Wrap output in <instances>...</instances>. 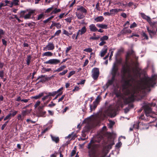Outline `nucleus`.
Returning a JSON list of instances; mask_svg holds the SVG:
<instances>
[{"mask_svg": "<svg viewBox=\"0 0 157 157\" xmlns=\"http://www.w3.org/2000/svg\"><path fill=\"white\" fill-rule=\"evenodd\" d=\"M44 105H41L38 107V110H43Z\"/></svg>", "mask_w": 157, "mask_h": 157, "instance_id": "49530a36", "label": "nucleus"}, {"mask_svg": "<svg viewBox=\"0 0 157 157\" xmlns=\"http://www.w3.org/2000/svg\"><path fill=\"white\" fill-rule=\"evenodd\" d=\"M2 41L3 44L5 46H6L7 45V41L4 39H2Z\"/></svg>", "mask_w": 157, "mask_h": 157, "instance_id": "052dcab7", "label": "nucleus"}, {"mask_svg": "<svg viewBox=\"0 0 157 157\" xmlns=\"http://www.w3.org/2000/svg\"><path fill=\"white\" fill-rule=\"evenodd\" d=\"M53 54L51 52H48L43 53V56H52Z\"/></svg>", "mask_w": 157, "mask_h": 157, "instance_id": "4be33fe9", "label": "nucleus"}, {"mask_svg": "<svg viewBox=\"0 0 157 157\" xmlns=\"http://www.w3.org/2000/svg\"><path fill=\"white\" fill-rule=\"evenodd\" d=\"M84 51L88 52H92V49L90 48H89L84 49Z\"/></svg>", "mask_w": 157, "mask_h": 157, "instance_id": "ea45409f", "label": "nucleus"}, {"mask_svg": "<svg viewBox=\"0 0 157 157\" xmlns=\"http://www.w3.org/2000/svg\"><path fill=\"white\" fill-rule=\"evenodd\" d=\"M40 101H37L36 103L35 104L34 107L35 108H37L38 106H39L40 104Z\"/></svg>", "mask_w": 157, "mask_h": 157, "instance_id": "79ce46f5", "label": "nucleus"}, {"mask_svg": "<svg viewBox=\"0 0 157 157\" xmlns=\"http://www.w3.org/2000/svg\"><path fill=\"white\" fill-rule=\"evenodd\" d=\"M142 35L143 37H144L146 40H148V38L147 35L145 33V32H143L142 33Z\"/></svg>", "mask_w": 157, "mask_h": 157, "instance_id": "58836bf2", "label": "nucleus"}, {"mask_svg": "<svg viewBox=\"0 0 157 157\" xmlns=\"http://www.w3.org/2000/svg\"><path fill=\"white\" fill-rule=\"evenodd\" d=\"M27 11H22L20 13V16L21 17H23L25 13H26Z\"/></svg>", "mask_w": 157, "mask_h": 157, "instance_id": "864d4df0", "label": "nucleus"}, {"mask_svg": "<svg viewBox=\"0 0 157 157\" xmlns=\"http://www.w3.org/2000/svg\"><path fill=\"white\" fill-rule=\"evenodd\" d=\"M118 70L117 66L116 63H114L113 65V67L112 69V76H115L117 71Z\"/></svg>", "mask_w": 157, "mask_h": 157, "instance_id": "423d86ee", "label": "nucleus"}, {"mask_svg": "<svg viewBox=\"0 0 157 157\" xmlns=\"http://www.w3.org/2000/svg\"><path fill=\"white\" fill-rule=\"evenodd\" d=\"M147 30L151 37H152V35H154L156 34V32L155 31L150 30L149 29V28L148 27H147Z\"/></svg>", "mask_w": 157, "mask_h": 157, "instance_id": "dca6fc26", "label": "nucleus"}, {"mask_svg": "<svg viewBox=\"0 0 157 157\" xmlns=\"http://www.w3.org/2000/svg\"><path fill=\"white\" fill-rule=\"evenodd\" d=\"M52 140L55 142L56 143H58L59 141V138L58 137L51 136Z\"/></svg>", "mask_w": 157, "mask_h": 157, "instance_id": "a878e982", "label": "nucleus"}, {"mask_svg": "<svg viewBox=\"0 0 157 157\" xmlns=\"http://www.w3.org/2000/svg\"><path fill=\"white\" fill-rule=\"evenodd\" d=\"M97 25L99 27L102 29H106L107 28V25L105 24H98Z\"/></svg>", "mask_w": 157, "mask_h": 157, "instance_id": "393cba45", "label": "nucleus"}, {"mask_svg": "<svg viewBox=\"0 0 157 157\" xmlns=\"http://www.w3.org/2000/svg\"><path fill=\"white\" fill-rule=\"evenodd\" d=\"M55 26H56L57 29H60L61 28V25L59 23H55Z\"/></svg>", "mask_w": 157, "mask_h": 157, "instance_id": "a18cd8bd", "label": "nucleus"}, {"mask_svg": "<svg viewBox=\"0 0 157 157\" xmlns=\"http://www.w3.org/2000/svg\"><path fill=\"white\" fill-rule=\"evenodd\" d=\"M89 29L90 30L93 32H95L98 30V29L94 24H91L89 26Z\"/></svg>", "mask_w": 157, "mask_h": 157, "instance_id": "9b49d317", "label": "nucleus"}, {"mask_svg": "<svg viewBox=\"0 0 157 157\" xmlns=\"http://www.w3.org/2000/svg\"><path fill=\"white\" fill-rule=\"evenodd\" d=\"M100 99V98L99 96H98L97 98L95 99V101H94V102H96V103H98V102L99 101Z\"/></svg>", "mask_w": 157, "mask_h": 157, "instance_id": "603ef678", "label": "nucleus"}, {"mask_svg": "<svg viewBox=\"0 0 157 157\" xmlns=\"http://www.w3.org/2000/svg\"><path fill=\"white\" fill-rule=\"evenodd\" d=\"M67 72H68V70H66L62 72L61 73H60L59 74V75H64L66 73H67Z\"/></svg>", "mask_w": 157, "mask_h": 157, "instance_id": "c03bdc74", "label": "nucleus"}, {"mask_svg": "<svg viewBox=\"0 0 157 157\" xmlns=\"http://www.w3.org/2000/svg\"><path fill=\"white\" fill-rule=\"evenodd\" d=\"M61 10L60 9H57L56 8L54 11H53L52 12V13H57L60 12Z\"/></svg>", "mask_w": 157, "mask_h": 157, "instance_id": "c9c22d12", "label": "nucleus"}, {"mask_svg": "<svg viewBox=\"0 0 157 157\" xmlns=\"http://www.w3.org/2000/svg\"><path fill=\"white\" fill-rule=\"evenodd\" d=\"M132 63L135 65V68H131L128 66H123L121 71L123 90L125 94L128 95L129 93V88L132 87L136 82L138 84L140 89L150 91V87L153 86L155 83L154 81L151 78L146 80L141 79L139 81H137V72L138 63L136 62L133 61Z\"/></svg>", "mask_w": 157, "mask_h": 157, "instance_id": "f257e3e1", "label": "nucleus"}, {"mask_svg": "<svg viewBox=\"0 0 157 157\" xmlns=\"http://www.w3.org/2000/svg\"><path fill=\"white\" fill-rule=\"evenodd\" d=\"M55 47L53 43H49L45 47L44 49H47L48 50H53L54 48Z\"/></svg>", "mask_w": 157, "mask_h": 157, "instance_id": "0eeeda50", "label": "nucleus"}, {"mask_svg": "<svg viewBox=\"0 0 157 157\" xmlns=\"http://www.w3.org/2000/svg\"><path fill=\"white\" fill-rule=\"evenodd\" d=\"M98 104V103H96V102H93V105H90V111L92 112V111L93 110H94L97 107V105Z\"/></svg>", "mask_w": 157, "mask_h": 157, "instance_id": "4468645a", "label": "nucleus"}, {"mask_svg": "<svg viewBox=\"0 0 157 157\" xmlns=\"http://www.w3.org/2000/svg\"><path fill=\"white\" fill-rule=\"evenodd\" d=\"M65 20H66L67 22L70 23L71 21V17H69L65 19Z\"/></svg>", "mask_w": 157, "mask_h": 157, "instance_id": "69168bd1", "label": "nucleus"}, {"mask_svg": "<svg viewBox=\"0 0 157 157\" xmlns=\"http://www.w3.org/2000/svg\"><path fill=\"white\" fill-rule=\"evenodd\" d=\"M60 60L56 59H49L46 61L44 63L46 64H56L60 63Z\"/></svg>", "mask_w": 157, "mask_h": 157, "instance_id": "20e7f679", "label": "nucleus"}, {"mask_svg": "<svg viewBox=\"0 0 157 157\" xmlns=\"http://www.w3.org/2000/svg\"><path fill=\"white\" fill-rule=\"evenodd\" d=\"M96 8L97 10L99 11L100 10V7L99 6V4L98 2L97 3L96 5Z\"/></svg>", "mask_w": 157, "mask_h": 157, "instance_id": "6e6d98bb", "label": "nucleus"}, {"mask_svg": "<svg viewBox=\"0 0 157 157\" xmlns=\"http://www.w3.org/2000/svg\"><path fill=\"white\" fill-rule=\"evenodd\" d=\"M63 34L67 35V36H69L70 35H71L72 34V33L71 31L68 32L65 30H64L63 31Z\"/></svg>", "mask_w": 157, "mask_h": 157, "instance_id": "bb28decb", "label": "nucleus"}, {"mask_svg": "<svg viewBox=\"0 0 157 157\" xmlns=\"http://www.w3.org/2000/svg\"><path fill=\"white\" fill-rule=\"evenodd\" d=\"M45 77V78H44V80L42 81V82L43 81H48L49 80H50L52 78L51 77H48L46 75V76H42V77Z\"/></svg>", "mask_w": 157, "mask_h": 157, "instance_id": "c756f323", "label": "nucleus"}, {"mask_svg": "<svg viewBox=\"0 0 157 157\" xmlns=\"http://www.w3.org/2000/svg\"><path fill=\"white\" fill-rule=\"evenodd\" d=\"M107 46L106 45H105L104 46V51H102L101 52V57L104 56L105 54L107 53Z\"/></svg>", "mask_w": 157, "mask_h": 157, "instance_id": "ddd939ff", "label": "nucleus"}, {"mask_svg": "<svg viewBox=\"0 0 157 157\" xmlns=\"http://www.w3.org/2000/svg\"><path fill=\"white\" fill-rule=\"evenodd\" d=\"M56 94V92L55 91L53 92L52 93L49 92L48 94V96H55Z\"/></svg>", "mask_w": 157, "mask_h": 157, "instance_id": "4c0bfd02", "label": "nucleus"}, {"mask_svg": "<svg viewBox=\"0 0 157 157\" xmlns=\"http://www.w3.org/2000/svg\"><path fill=\"white\" fill-rule=\"evenodd\" d=\"M76 14V16L78 19H82L85 17V15L82 13L77 12Z\"/></svg>", "mask_w": 157, "mask_h": 157, "instance_id": "1a4fd4ad", "label": "nucleus"}, {"mask_svg": "<svg viewBox=\"0 0 157 157\" xmlns=\"http://www.w3.org/2000/svg\"><path fill=\"white\" fill-rule=\"evenodd\" d=\"M104 19L103 17L102 16H99L95 18L94 20L96 22L102 21Z\"/></svg>", "mask_w": 157, "mask_h": 157, "instance_id": "a211bd4d", "label": "nucleus"}, {"mask_svg": "<svg viewBox=\"0 0 157 157\" xmlns=\"http://www.w3.org/2000/svg\"><path fill=\"white\" fill-rule=\"evenodd\" d=\"M92 77L94 79H96L99 76V69L97 68H94L92 70Z\"/></svg>", "mask_w": 157, "mask_h": 157, "instance_id": "7ed1b4c3", "label": "nucleus"}, {"mask_svg": "<svg viewBox=\"0 0 157 157\" xmlns=\"http://www.w3.org/2000/svg\"><path fill=\"white\" fill-rule=\"evenodd\" d=\"M31 110H27L26 111L23 110L22 112V114L23 116H25L26 115V114L27 113V112H28V113H30Z\"/></svg>", "mask_w": 157, "mask_h": 157, "instance_id": "7c9ffc66", "label": "nucleus"}, {"mask_svg": "<svg viewBox=\"0 0 157 157\" xmlns=\"http://www.w3.org/2000/svg\"><path fill=\"white\" fill-rule=\"evenodd\" d=\"M63 94V92L62 91L61 92H60L57 95H56V96L55 97V98L53 99V100H55L56 99H57L59 96Z\"/></svg>", "mask_w": 157, "mask_h": 157, "instance_id": "4d7b16f0", "label": "nucleus"}, {"mask_svg": "<svg viewBox=\"0 0 157 157\" xmlns=\"http://www.w3.org/2000/svg\"><path fill=\"white\" fill-rule=\"evenodd\" d=\"M55 105H56V104L55 103H53V102L52 101L51 102V104H49L48 105V106L51 108V107H52L54 106H55Z\"/></svg>", "mask_w": 157, "mask_h": 157, "instance_id": "3c124183", "label": "nucleus"}, {"mask_svg": "<svg viewBox=\"0 0 157 157\" xmlns=\"http://www.w3.org/2000/svg\"><path fill=\"white\" fill-rule=\"evenodd\" d=\"M114 78L115 77L112 76L111 79L108 81L107 83L106 84V85H108V86L112 85L114 81Z\"/></svg>", "mask_w": 157, "mask_h": 157, "instance_id": "6ab92c4d", "label": "nucleus"}, {"mask_svg": "<svg viewBox=\"0 0 157 157\" xmlns=\"http://www.w3.org/2000/svg\"><path fill=\"white\" fill-rule=\"evenodd\" d=\"M44 95V93H42L38 95H36L35 96L32 97V98H34L35 99H38L40 98L41 97L43 96Z\"/></svg>", "mask_w": 157, "mask_h": 157, "instance_id": "aec40b11", "label": "nucleus"}, {"mask_svg": "<svg viewBox=\"0 0 157 157\" xmlns=\"http://www.w3.org/2000/svg\"><path fill=\"white\" fill-rule=\"evenodd\" d=\"M77 12L85 13V14L87 13L86 10L82 6L78 7L77 9Z\"/></svg>", "mask_w": 157, "mask_h": 157, "instance_id": "6e6552de", "label": "nucleus"}, {"mask_svg": "<svg viewBox=\"0 0 157 157\" xmlns=\"http://www.w3.org/2000/svg\"><path fill=\"white\" fill-rule=\"evenodd\" d=\"M65 95H62V96L59 99L58 102H59L60 101H62L64 99L65 97Z\"/></svg>", "mask_w": 157, "mask_h": 157, "instance_id": "e2e57ef3", "label": "nucleus"}, {"mask_svg": "<svg viewBox=\"0 0 157 157\" xmlns=\"http://www.w3.org/2000/svg\"><path fill=\"white\" fill-rule=\"evenodd\" d=\"M108 39V37L107 36H105L101 37L100 39V40L103 41L104 40H107Z\"/></svg>", "mask_w": 157, "mask_h": 157, "instance_id": "72a5a7b5", "label": "nucleus"}, {"mask_svg": "<svg viewBox=\"0 0 157 157\" xmlns=\"http://www.w3.org/2000/svg\"><path fill=\"white\" fill-rule=\"evenodd\" d=\"M42 76H46V75H41L40 76L38 77L36 79V80H37L39 79H40V80L39 81V82H38V83H40V82H45V81H43V82H41V81H42L43 80H44V78H45V77H42Z\"/></svg>", "mask_w": 157, "mask_h": 157, "instance_id": "f3484780", "label": "nucleus"}, {"mask_svg": "<svg viewBox=\"0 0 157 157\" xmlns=\"http://www.w3.org/2000/svg\"><path fill=\"white\" fill-rule=\"evenodd\" d=\"M53 17H54L53 16H52L50 17H49V18H48L47 19H46V20L44 21H43V22L44 23H48L49 21H50L51 20L52 18H53Z\"/></svg>", "mask_w": 157, "mask_h": 157, "instance_id": "473e14b6", "label": "nucleus"}, {"mask_svg": "<svg viewBox=\"0 0 157 157\" xmlns=\"http://www.w3.org/2000/svg\"><path fill=\"white\" fill-rule=\"evenodd\" d=\"M136 26H137L135 22H134L131 25V26H130V28H132L134 27H136Z\"/></svg>", "mask_w": 157, "mask_h": 157, "instance_id": "13d9d810", "label": "nucleus"}, {"mask_svg": "<svg viewBox=\"0 0 157 157\" xmlns=\"http://www.w3.org/2000/svg\"><path fill=\"white\" fill-rule=\"evenodd\" d=\"M122 61L121 59L120 58L119 59H117L116 60V63L117 64H120L121 63Z\"/></svg>", "mask_w": 157, "mask_h": 157, "instance_id": "de8ad7c7", "label": "nucleus"}, {"mask_svg": "<svg viewBox=\"0 0 157 157\" xmlns=\"http://www.w3.org/2000/svg\"><path fill=\"white\" fill-rule=\"evenodd\" d=\"M61 30H59L57 31L55 33V36L59 35V34H60V33H61Z\"/></svg>", "mask_w": 157, "mask_h": 157, "instance_id": "680f3d73", "label": "nucleus"}, {"mask_svg": "<svg viewBox=\"0 0 157 157\" xmlns=\"http://www.w3.org/2000/svg\"><path fill=\"white\" fill-rule=\"evenodd\" d=\"M72 47L71 46H69L67 48L66 50V52L67 53L69 51H70L71 48Z\"/></svg>", "mask_w": 157, "mask_h": 157, "instance_id": "774afa93", "label": "nucleus"}, {"mask_svg": "<svg viewBox=\"0 0 157 157\" xmlns=\"http://www.w3.org/2000/svg\"><path fill=\"white\" fill-rule=\"evenodd\" d=\"M75 73V71H71L69 74L68 77L69 78L71 75L74 74Z\"/></svg>", "mask_w": 157, "mask_h": 157, "instance_id": "37998d69", "label": "nucleus"}, {"mask_svg": "<svg viewBox=\"0 0 157 157\" xmlns=\"http://www.w3.org/2000/svg\"><path fill=\"white\" fill-rule=\"evenodd\" d=\"M151 106V105L150 104H146L143 106L144 111L147 117H152L151 115L152 112Z\"/></svg>", "mask_w": 157, "mask_h": 157, "instance_id": "f03ea898", "label": "nucleus"}, {"mask_svg": "<svg viewBox=\"0 0 157 157\" xmlns=\"http://www.w3.org/2000/svg\"><path fill=\"white\" fill-rule=\"evenodd\" d=\"M52 9H53L52 7L50 8L47 10L46 11V12L48 13H49L52 10Z\"/></svg>", "mask_w": 157, "mask_h": 157, "instance_id": "338daca9", "label": "nucleus"}, {"mask_svg": "<svg viewBox=\"0 0 157 157\" xmlns=\"http://www.w3.org/2000/svg\"><path fill=\"white\" fill-rule=\"evenodd\" d=\"M131 32V30L130 29H124V30L121 31V33H130Z\"/></svg>", "mask_w": 157, "mask_h": 157, "instance_id": "b1692460", "label": "nucleus"}, {"mask_svg": "<svg viewBox=\"0 0 157 157\" xmlns=\"http://www.w3.org/2000/svg\"><path fill=\"white\" fill-rule=\"evenodd\" d=\"M8 121H6L5 123L3 124L2 126V127H1V129L2 130H3L4 129V128H5V127L6 126L7 123H8Z\"/></svg>", "mask_w": 157, "mask_h": 157, "instance_id": "8fccbe9b", "label": "nucleus"}, {"mask_svg": "<svg viewBox=\"0 0 157 157\" xmlns=\"http://www.w3.org/2000/svg\"><path fill=\"white\" fill-rule=\"evenodd\" d=\"M115 94H116V96L117 98H119L120 99L122 98V95L121 93H120V92L116 93Z\"/></svg>", "mask_w": 157, "mask_h": 157, "instance_id": "c85d7f7f", "label": "nucleus"}, {"mask_svg": "<svg viewBox=\"0 0 157 157\" xmlns=\"http://www.w3.org/2000/svg\"><path fill=\"white\" fill-rule=\"evenodd\" d=\"M46 113V111H43V110H38V116L39 117H43Z\"/></svg>", "mask_w": 157, "mask_h": 157, "instance_id": "2eb2a0df", "label": "nucleus"}, {"mask_svg": "<svg viewBox=\"0 0 157 157\" xmlns=\"http://www.w3.org/2000/svg\"><path fill=\"white\" fill-rule=\"evenodd\" d=\"M124 51V49L122 48H121L119 50H118V51L117 52V55H119L121 54V53H123Z\"/></svg>", "mask_w": 157, "mask_h": 157, "instance_id": "e433bc0d", "label": "nucleus"}, {"mask_svg": "<svg viewBox=\"0 0 157 157\" xmlns=\"http://www.w3.org/2000/svg\"><path fill=\"white\" fill-rule=\"evenodd\" d=\"M148 22L149 23L151 26H152V27L154 26L157 23L156 22H151V18L150 19V22Z\"/></svg>", "mask_w": 157, "mask_h": 157, "instance_id": "f704fd0d", "label": "nucleus"}, {"mask_svg": "<svg viewBox=\"0 0 157 157\" xmlns=\"http://www.w3.org/2000/svg\"><path fill=\"white\" fill-rule=\"evenodd\" d=\"M4 76V72L3 71H0V77L3 78Z\"/></svg>", "mask_w": 157, "mask_h": 157, "instance_id": "5fc2aeb1", "label": "nucleus"}, {"mask_svg": "<svg viewBox=\"0 0 157 157\" xmlns=\"http://www.w3.org/2000/svg\"><path fill=\"white\" fill-rule=\"evenodd\" d=\"M11 113H10L7 116H6V117L4 119V121H6L8 119H10V118L11 117Z\"/></svg>", "mask_w": 157, "mask_h": 157, "instance_id": "a19ab883", "label": "nucleus"}, {"mask_svg": "<svg viewBox=\"0 0 157 157\" xmlns=\"http://www.w3.org/2000/svg\"><path fill=\"white\" fill-rule=\"evenodd\" d=\"M35 12L34 10H31L30 11L29 13L24 16V18L25 19L29 18L31 16V15L32 14L34 13Z\"/></svg>", "mask_w": 157, "mask_h": 157, "instance_id": "f8f14e48", "label": "nucleus"}, {"mask_svg": "<svg viewBox=\"0 0 157 157\" xmlns=\"http://www.w3.org/2000/svg\"><path fill=\"white\" fill-rule=\"evenodd\" d=\"M110 11L112 13H114L118 12L117 9H113L111 10H110Z\"/></svg>", "mask_w": 157, "mask_h": 157, "instance_id": "09e8293b", "label": "nucleus"}, {"mask_svg": "<svg viewBox=\"0 0 157 157\" xmlns=\"http://www.w3.org/2000/svg\"><path fill=\"white\" fill-rule=\"evenodd\" d=\"M86 31V29L85 26H83L81 29L79 30L77 33V35L75 37V39H77L78 36L79 35H82L85 33Z\"/></svg>", "mask_w": 157, "mask_h": 157, "instance_id": "39448f33", "label": "nucleus"}, {"mask_svg": "<svg viewBox=\"0 0 157 157\" xmlns=\"http://www.w3.org/2000/svg\"><path fill=\"white\" fill-rule=\"evenodd\" d=\"M116 115V112H114L113 113H110L109 114V116L111 117H114Z\"/></svg>", "mask_w": 157, "mask_h": 157, "instance_id": "bf43d9fd", "label": "nucleus"}, {"mask_svg": "<svg viewBox=\"0 0 157 157\" xmlns=\"http://www.w3.org/2000/svg\"><path fill=\"white\" fill-rule=\"evenodd\" d=\"M13 5L17 6L19 5V0H13L12 1Z\"/></svg>", "mask_w": 157, "mask_h": 157, "instance_id": "cd10ccee", "label": "nucleus"}, {"mask_svg": "<svg viewBox=\"0 0 157 157\" xmlns=\"http://www.w3.org/2000/svg\"><path fill=\"white\" fill-rule=\"evenodd\" d=\"M140 14L143 18L146 20L148 22H150V19L151 18L149 17L146 16L143 13H140Z\"/></svg>", "mask_w": 157, "mask_h": 157, "instance_id": "9d476101", "label": "nucleus"}, {"mask_svg": "<svg viewBox=\"0 0 157 157\" xmlns=\"http://www.w3.org/2000/svg\"><path fill=\"white\" fill-rule=\"evenodd\" d=\"M134 52L132 50H131L128 52L127 53V57L129 58V56L131 55H134Z\"/></svg>", "mask_w": 157, "mask_h": 157, "instance_id": "412c9836", "label": "nucleus"}, {"mask_svg": "<svg viewBox=\"0 0 157 157\" xmlns=\"http://www.w3.org/2000/svg\"><path fill=\"white\" fill-rule=\"evenodd\" d=\"M31 59V57L30 56H28L27 57V65H29V64L30 60Z\"/></svg>", "mask_w": 157, "mask_h": 157, "instance_id": "2f4dec72", "label": "nucleus"}, {"mask_svg": "<svg viewBox=\"0 0 157 157\" xmlns=\"http://www.w3.org/2000/svg\"><path fill=\"white\" fill-rule=\"evenodd\" d=\"M66 67L64 65L60 67L57 70L55 71V72H60L62 71L63 69L66 68Z\"/></svg>", "mask_w": 157, "mask_h": 157, "instance_id": "5701e85b", "label": "nucleus"}, {"mask_svg": "<svg viewBox=\"0 0 157 157\" xmlns=\"http://www.w3.org/2000/svg\"><path fill=\"white\" fill-rule=\"evenodd\" d=\"M121 144V142H119L117 143L116 145V147L117 148H119Z\"/></svg>", "mask_w": 157, "mask_h": 157, "instance_id": "0e129e2a", "label": "nucleus"}]
</instances>
